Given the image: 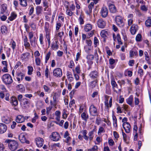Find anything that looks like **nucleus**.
Masks as SVG:
<instances>
[{
    "mask_svg": "<svg viewBox=\"0 0 151 151\" xmlns=\"http://www.w3.org/2000/svg\"><path fill=\"white\" fill-rule=\"evenodd\" d=\"M109 10L110 12L112 13H115L116 12V8L114 4H111L109 6Z\"/></svg>",
    "mask_w": 151,
    "mask_h": 151,
    "instance_id": "21",
    "label": "nucleus"
},
{
    "mask_svg": "<svg viewBox=\"0 0 151 151\" xmlns=\"http://www.w3.org/2000/svg\"><path fill=\"white\" fill-rule=\"evenodd\" d=\"M30 54L28 52H26L22 54L21 55V58L22 60H24L26 58H27L28 56H29Z\"/></svg>",
    "mask_w": 151,
    "mask_h": 151,
    "instance_id": "27",
    "label": "nucleus"
},
{
    "mask_svg": "<svg viewBox=\"0 0 151 151\" xmlns=\"http://www.w3.org/2000/svg\"><path fill=\"white\" fill-rule=\"evenodd\" d=\"M7 5L6 4H3L1 6L0 14H4L7 15L8 14L7 12Z\"/></svg>",
    "mask_w": 151,
    "mask_h": 151,
    "instance_id": "7",
    "label": "nucleus"
},
{
    "mask_svg": "<svg viewBox=\"0 0 151 151\" xmlns=\"http://www.w3.org/2000/svg\"><path fill=\"white\" fill-rule=\"evenodd\" d=\"M51 54L50 52H49L47 54L46 57H45V63H47V61L49 59L50 56Z\"/></svg>",
    "mask_w": 151,
    "mask_h": 151,
    "instance_id": "43",
    "label": "nucleus"
},
{
    "mask_svg": "<svg viewBox=\"0 0 151 151\" xmlns=\"http://www.w3.org/2000/svg\"><path fill=\"white\" fill-rule=\"evenodd\" d=\"M22 101L23 104V106L25 108H27L29 106L30 104V101L29 99L25 98H23Z\"/></svg>",
    "mask_w": 151,
    "mask_h": 151,
    "instance_id": "17",
    "label": "nucleus"
},
{
    "mask_svg": "<svg viewBox=\"0 0 151 151\" xmlns=\"http://www.w3.org/2000/svg\"><path fill=\"white\" fill-rule=\"evenodd\" d=\"M2 80L6 85H9L13 82V80L11 76L9 74H5L2 77Z\"/></svg>",
    "mask_w": 151,
    "mask_h": 151,
    "instance_id": "2",
    "label": "nucleus"
},
{
    "mask_svg": "<svg viewBox=\"0 0 151 151\" xmlns=\"http://www.w3.org/2000/svg\"><path fill=\"white\" fill-rule=\"evenodd\" d=\"M108 143L109 145L111 146L113 145L114 144V142L113 140L111 139L109 140Z\"/></svg>",
    "mask_w": 151,
    "mask_h": 151,
    "instance_id": "61",
    "label": "nucleus"
},
{
    "mask_svg": "<svg viewBox=\"0 0 151 151\" xmlns=\"http://www.w3.org/2000/svg\"><path fill=\"white\" fill-rule=\"evenodd\" d=\"M45 75L47 78H48L49 75V70L48 67H47L45 70Z\"/></svg>",
    "mask_w": 151,
    "mask_h": 151,
    "instance_id": "50",
    "label": "nucleus"
},
{
    "mask_svg": "<svg viewBox=\"0 0 151 151\" xmlns=\"http://www.w3.org/2000/svg\"><path fill=\"white\" fill-rule=\"evenodd\" d=\"M5 142L8 143L9 149L12 151H14L17 150L18 147V144L16 141L9 139H6Z\"/></svg>",
    "mask_w": 151,
    "mask_h": 151,
    "instance_id": "1",
    "label": "nucleus"
},
{
    "mask_svg": "<svg viewBox=\"0 0 151 151\" xmlns=\"http://www.w3.org/2000/svg\"><path fill=\"white\" fill-rule=\"evenodd\" d=\"M35 62L37 65H40V59L39 58H35Z\"/></svg>",
    "mask_w": 151,
    "mask_h": 151,
    "instance_id": "45",
    "label": "nucleus"
},
{
    "mask_svg": "<svg viewBox=\"0 0 151 151\" xmlns=\"http://www.w3.org/2000/svg\"><path fill=\"white\" fill-rule=\"evenodd\" d=\"M81 132L83 134V138L86 140L88 141V137L86 135V134L87 133V131L86 130H85L82 131Z\"/></svg>",
    "mask_w": 151,
    "mask_h": 151,
    "instance_id": "26",
    "label": "nucleus"
},
{
    "mask_svg": "<svg viewBox=\"0 0 151 151\" xmlns=\"http://www.w3.org/2000/svg\"><path fill=\"white\" fill-rule=\"evenodd\" d=\"M43 37L42 36V34H40L39 37V40L40 42V44L41 45H42L43 44Z\"/></svg>",
    "mask_w": 151,
    "mask_h": 151,
    "instance_id": "49",
    "label": "nucleus"
},
{
    "mask_svg": "<svg viewBox=\"0 0 151 151\" xmlns=\"http://www.w3.org/2000/svg\"><path fill=\"white\" fill-rule=\"evenodd\" d=\"M111 84L113 87H116L117 86L116 82L114 80H111Z\"/></svg>",
    "mask_w": 151,
    "mask_h": 151,
    "instance_id": "51",
    "label": "nucleus"
},
{
    "mask_svg": "<svg viewBox=\"0 0 151 151\" xmlns=\"http://www.w3.org/2000/svg\"><path fill=\"white\" fill-rule=\"evenodd\" d=\"M28 69V74L29 75H31L32 74V72L33 70V69L32 66H29L27 67Z\"/></svg>",
    "mask_w": 151,
    "mask_h": 151,
    "instance_id": "38",
    "label": "nucleus"
},
{
    "mask_svg": "<svg viewBox=\"0 0 151 151\" xmlns=\"http://www.w3.org/2000/svg\"><path fill=\"white\" fill-rule=\"evenodd\" d=\"M93 131H91L89 132L88 133V139H89L90 142H91L93 138Z\"/></svg>",
    "mask_w": 151,
    "mask_h": 151,
    "instance_id": "36",
    "label": "nucleus"
},
{
    "mask_svg": "<svg viewBox=\"0 0 151 151\" xmlns=\"http://www.w3.org/2000/svg\"><path fill=\"white\" fill-rule=\"evenodd\" d=\"M53 73V75L56 77H60L62 75V70L60 68H57L54 69Z\"/></svg>",
    "mask_w": 151,
    "mask_h": 151,
    "instance_id": "5",
    "label": "nucleus"
},
{
    "mask_svg": "<svg viewBox=\"0 0 151 151\" xmlns=\"http://www.w3.org/2000/svg\"><path fill=\"white\" fill-rule=\"evenodd\" d=\"M1 30L3 34H6L7 32V28L5 26H2L1 27Z\"/></svg>",
    "mask_w": 151,
    "mask_h": 151,
    "instance_id": "24",
    "label": "nucleus"
},
{
    "mask_svg": "<svg viewBox=\"0 0 151 151\" xmlns=\"http://www.w3.org/2000/svg\"><path fill=\"white\" fill-rule=\"evenodd\" d=\"M90 77L94 80L97 79L98 77V73L96 71H92L89 75Z\"/></svg>",
    "mask_w": 151,
    "mask_h": 151,
    "instance_id": "15",
    "label": "nucleus"
},
{
    "mask_svg": "<svg viewBox=\"0 0 151 151\" xmlns=\"http://www.w3.org/2000/svg\"><path fill=\"white\" fill-rule=\"evenodd\" d=\"M20 4L22 6L26 7L27 5V0H19Z\"/></svg>",
    "mask_w": 151,
    "mask_h": 151,
    "instance_id": "32",
    "label": "nucleus"
},
{
    "mask_svg": "<svg viewBox=\"0 0 151 151\" xmlns=\"http://www.w3.org/2000/svg\"><path fill=\"white\" fill-rule=\"evenodd\" d=\"M138 73L140 74L141 76H142L143 74V70L141 68L139 69L138 70Z\"/></svg>",
    "mask_w": 151,
    "mask_h": 151,
    "instance_id": "63",
    "label": "nucleus"
},
{
    "mask_svg": "<svg viewBox=\"0 0 151 151\" xmlns=\"http://www.w3.org/2000/svg\"><path fill=\"white\" fill-rule=\"evenodd\" d=\"M52 138V139L53 141H57L59 140L60 138V136L59 133L57 132H53L50 136Z\"/></svg>",
    "mask_w": 151,
    "mask_h": 151,
    "instance_id": "8",
    "label": "nucleus"
},
{
    "mask_svg": "<svg viewBox=\"0 0 151 151\" xmlns=\"http://www.w3.org/2000/svg\"><path fill=\"white\" fill-rule=\"evenodd\" d=\"M10 103L12 105L16 106L18 105V102L17 99L14 96H12L11 98Z\"/></svg>",
    "mask_w": 151,
    "mask_h": 151,
    "instance_id": "18",
    "label": "nucleus"
},
{
    "mask_svg": "<svg viewBox=\"0 0 151 151\" xmlns=\"http://www.w3.org/2000/svg\"><path fill=\"white\" fill-rule=\"evenodd\" d=\"M94 7V3L91 2L88 6V10H87L86 13L89 15L92 12V9Z\"/></svg>",
    "mask_w": 151,
    "mask_h": 151,
    "instance_id": "23",
    "label": "nucleus"
},
{
    "mask_svg": "<svg viewBox=\"0 0 151 151\" xmlns=\"http://www.w3.org/2000/svg\"><path fill=\"white\" fill-rule=\"evenodd\" d=\"M43 8L42 6H37L36 7V14L38 15L40 14Z\"/></svg>",
    "mask_w": 151,
    "mask_h": 151,
    "instance_id": "25",
    "label": "nucleus"
},
{
    "mask_svg": "<svg viewBox=\"0 0 151 151\" xmlns=\"http://www.w3.org/2000/svg\"><path fill=\"white\" fill-rule=\"evenodd\" d=\"M99 43V40L96 37H95L94 38V47H96L97 46V44Z\"/></svg>",
    "mask_w": 151,
    "mask_h": 151,
    "instance_id": "44",
    "label": "nucleus"
},
{
    "mask_svg": "<svg viewBox=\"0 0 151 151\" xmlns=\"http://www.w3.org/2000/svg\"><path fill=\"white\" fill-rule=\"evenodd\" d=\"M97 25L99 27L104 28L106 25V23L104 20L101 19L98 21Z\"/></svg>",
    "mask_w": 151,
    "mask_h": 151,
    "instance_id": "12",
    "label": "nucleus"
},
{
    "mask_svg": "<svg viewBox=\"0 0 151 151\" xmlns=\"http://www.w3.org/2000/svg\"><path fill=\"white\" fill-rule=\"evenodd\" d=\"M86 42L88 45L89 46L91 47L92 45L91 41L90 40H86Z\"/></svg>",
    "mask_w": 151,
    "mask_h": 151,
    "instance_id": "58",
    "label": "nucleus"
},
{
    "mask_svg": "<svg viewBox=\"0 0 151 151\" xmlns=\"http://www.w3.org/2000/svg\"><path fill=\"white\" fill-rule=\"evenodd\" d=\"M89 112L91 115L93 116H97V109L93 104H91L89 108Z\"/></svg>",
    "mask_w": 151,
    "mask_h": 151,
    "instance_id": "4",
    "label": "nucleus"
},
{
    "mask_svg": "<svg viewBox=\"0 0 151 151\" xmlns=\"http://www.w3.org/2000/svg\"><path fill=\"white\" fill-rule=\"evenodd\" d=\"M35 116L32 119V123H35L36 121V120L38 119L39 116L36 113H34Z\"/></svg>",
    "mask_w": 151,
    "mask_h": 151,
    "instance_id": "39",
    "label": "nucleus"
},
{
    "mask_svg": "<svg viewBox=\"0 0 151 151\" xmlns=\"http://www.w3.org/2000/svg\"><path fill=\"white\" fill-rule=\"evenodd\" d=\"M112 116L113 120V125L115 127H116L117 126V119L116 117L115 116L114 114L113 113L112 114Z\"/></svg>",
    "mask_w": 151,
    "mask_h": 151,
    "instance_id": "28",
    "label": "nucleus"
},
{
    "mask_svg": "<svg viewBox=\"0 0 151 151\" xmlns=\"http://www.w3.org/2000/svg\"><path fill=\"white\" fill-rule=\"evenodd\" d=\"M75 70L78 74L80 73L81 70H80V67L79 66H78L75 68Z\"/></svg>",
    "mask_w": 151,
    "mask_h": 151,
    "instance_id": "52",
    "label": "nucleus"
},
{
    "mask_svg": "<svg viewBox=\"0 0 151 151\" xmlns=\"http://www.w3.org/2000/svg\"><path fill=\"white\" fill-rule=\"evenodd\" d=\"M57 55L58 56L60 57L62 56L63 53V52L60 51H58L57 52Z\"/></svg>",
    "mask_w": 151,
    "mask_h": 151,
    "instance_id": "64",
    "label": "nucleus"
},
{
    "mask_svg": "<svg viewBox=\"0 0 151 151\" xmlns=\"http://www.w3.org/2000/svg\"><path fill=\"white\" fill-rule=\"evenodd\" d=\"M58 41H55V43L54 42L52 44V48L53 50L57 49L58 48V45L57 44V43Z\"/></svg>",
    "mask_w": 151,
    "mask_h": 151,
    "instance_id": "40",
    "label": "nucleus"
},
{
    "mask_svg": "<svg viewBox=\"0 0 151 151\" xmlns=\"http://www.w3.org/2000/svg\"><path fill=\"white\" fill-rule=\"evenodd\" d=\"M123 128L127 133H129L130 132L131 126L130 124L128 122H124L122 124Z\"/></svg>",
    "mask_w": 151,
    "mask_h": 151,
    "instance_id": "9",
    "label": "nucleus"
},
{
    "mask_svg": "<svg viewBox=\"0 0 151 151\" xmlns=\"http://www.w3.org/2000/svg\"><path fill=\"white\" fill-rule=\"evenodd\" d=\"M138 29V26L137 25L133 24L130 29L131 33L132 35H134Z\"/></svg>",
    "mask_w": 151,
    "mask_h": 151,
    "instance_id": "14",
    "label": "nucleus"
},
{
    "mask_svg": "<svg viewBox=\"0 0 151 151\" xmlns=\"http://www.w3.org/2000/svg\"><path fill=\"white\" fill-rule=\"evenodd\" d=\"M49 27V24L47 22H45V29L46 35L47 36V35L49 34L50 31Z\"/></svg>",
    "mask_w": 151,
    "mask_h": 151,
    "instance_id": "20",
    "label": "nucleus"
},
{
    "mask_svg": "<svg viewBox=\"0 0 151 151\" xmlns=\"http://www.w3.org/2000/svg\"><path fill=\"white\" fill-rule=\"evenodd\" d=\"M107 31L106 30H103L101 31V35L102 37L105 38L106 37V35L107 34Z\"/></svg>",
    "mask_w": 151,
    "mask_h": 151,
    "instance_id": "34",
    "label": "nucleus"
},
{
    "mask_svg": "<svg viewBox=\"0 0 151 151\" xmlns=\"http://www.w3.org/2000/svg\"><path fill=\"white\" fill-rule=\"evenodd\" d=\"M86 58L89 60H92L94 58V56L90 54L86 56Z\"/></svg>",
    "mask_w": 151,
    "mask_h": 151,
    "instance_id": "46",
    "label": "nucleus"
},
{
    "mask_svg": "<svg viewBox=\"0 0 151 151\" xmlns=\"http://www.w3.org/2000/svg\"><path fill=\"white\" fill-rule=\"evenodd\" d=\"M115 20L117 24L120 27H123L124 25V23L123 22V18L119 16H117L116 17Z\"/></svg>",
    "mask_w": 151,
    "mask_h": 151,
    "instance_id": "3",
    "label": "nucleus"
},
{
    "mask_svg": "<svg viewBox=\"0 0 151 151\" xmlns=\"http://www.w3.org/2000/svg\"><path fill=\"white\" fill-rule=\"evenodd\" d=\"M92 26L90 24H87L85 27L84 29L86 32H88L92 29Z\"/></svg>",
    "mask_w": 151,
    "mask_h": 151,
    "instance_id": "33",
    "label": "nucleus"
},
{
    "mask_svg": "<svg viewBox=\"0 0 151 151\" xmlns=\"http://www.w3.org/2000/svg\"><path fill=\"white\" fill-rule=\"evenodd\" d=\"M97 79L95 80L94 81L91 82L90 84V86L92 88H93L97 84Z\"/></svg>",
    "mask_w": 151,
    "mask_h": 151,
    "instance_id": "35",
    "label": "nucleus"
},
{
    "mask_svg": "<svg viewBox=\"0 0 151 151\" xmlns=\"http://www.w3.org/2000/svg\"><path fill=\"white\" fill-rule=\"evenodd\" d=\"M16 121L17 123H22L24 121V118L23 116L19 115L17 117Z\"/></svg>",
    "mask_w": 151,
    "mask_h": 151,
    "instance_id": "19",
    "label": "nucleus"
},
{
    "mask_svg": "<svg viewBox=\"0 0 151 151\" xmlns=\"http://www.w3.org/2000/svg\"><path fill=\"white\" fill-rule=\"evenodd\" d=\"M2 71L4 72H8L7 67V66H4L3 68L2 69Z\"/></svg>",
    "mask_w": 151,
    "mask_h": 151,
    "instance_id": "62",
    "label": "nucleus"
},
{
    "mask_svg": "<svg viewBox=\"0 0 151 151\" xmlns=\"http://www.w3.org/2000/svg\"><path fill=\"white\" fill-rule=\"evenodd\" d=\"M79 21L80 23L81 24H83L84 23V21L81 15L79 17Z\"/></svg>",
    "mask_w": 151,
    "mask_h": 151,
    "instance_id": "57",
    "label": "nucleus"
},
{
    "mask_svg": "<svg viewBox=\"0 0 151 151\" xmlns=\"http://www.w3.org/2000/svg\"><path fill=\"white\" fill-rule=\"evenodd\" d=\"M16 75L17 76V79L18 82H20L21 80H22L24 76V74L20 72H17Z\"/></svg>",
    "mask_w": 151,
    "mask_h": 151,
    "instance_id": "13",
    "label": "nucleus"
},
{
    "mask_svg": "<svg viewBox=\"0 0 151 151\" xmlns=\"http://www.w3.org/2000/svg\"><path fill=\"white\" fill-rule=\"evenodd\" d=\"M142 36L140 34H138L136 37V40L137 42H140L141 41Z\"/></svg>",
    "mask_w": 151,
    "mask_h": 151,
    "instance_id": "42",
    "label": "nucleus"
},
{
    "mask_svg": "<svg viewBox=\"0 0 151 151\" xmlns=\"http://www.w3.org/2000/svg\"><path fill=\"white\" fill-rule=\"evenodd\" d=\"M16 47V43L13 40L12 42V47L14 51V50L15 49Z\"/></svg>",
    "mask_w": 151,
    "mask_h": 151,
    "instance_id": "54",
    "label": "nucleus"
},
{
    "mask_svg": "<svg viewBox=\"0 0 151 151\" xmlns=\"http://www.w3.org/2000/svg\"><path fill=\"white\" fill-rule=\"evenodd\" d=\"M122 133L124 140L125 142H126L127 136L126 134L124 132L123 130H122Z\"/></svg>",
    "mask_w": 151,
    "mask_h": 151,
    "instance_id": "47",
    "label": "nucleus"
},
{
    "mask_svg": "<svg viewBox=\"0 0 151 151\" xmlns=\"http://www.w3.org/2000/svg\"><path fill=\"white\" fill-rule=\"evenodd\" d=\"M137 55V51L134 52L132 50H130L129 52V55L130 57H132L134 55Z\"/></svg>",
    "mask_w": 151,
    "mask_h": 151,
    "instance_id": "41",
    "label": "nucleus"
},
{
    "mask_svg": "<svg viewBox=\"0 0 151 151\" xmlns=\"http://www.w3.org/2000/svg\"><path fill=\"white\" fill-rule=\"evenodd\" d=\"M66 13L67 14L70 16H72L73 14V12L68 9L67 10Z\"/></svg>",
    "mask_w": 151,
    "mask_h": 151,
    "instance_id": "53",
    "label": "nucleus"
},
{
    "mask_svg": "<svg viewBox=\"0 0 151 151\" xmlns=\"http://www.w3.org/2000/svg\"><path fill=\"white\" fill-rule=\"evenodd\" d=\"M101 16L104 18L106 17L108 14V10L105 6H103L101 10Z\"/></svg>",
    "mask_w": 151,
    "mask_h": 151,
    "instance_id": "10",
    "label": "nucleus"
},
{
    "mask_svg": "<svg viewBox=\"0 0 151 151\" xmlns=\"http://www.w3.org/2000/svg\"><path fill=\"white\" fill-rule=\"evenodd\" d=\"M105 104L107 108L106 109L108 111L109 110L108 108L109 107H111L112 105V97H111L110 98L109 101V105L108 104V100L106 101L105 102Z\"/></svg>",
    "mask_w": 151,
    "mask_h": 151,
    "instance_id": "22",
    "label": "nucleus"
},
{
    "mask_svg": "<svg viewBox=\"0 0 151 151\" xmlns=\"http://www.w3.org/2000/svg\"><path fill=\"white\" fill-rule=\"evenodd\" d=\"M19 139L21 143L29 144L30 143L29 141L26 139V136L24 134H20L19 136Z\"/></svg>",
    "mask_w": 151,
    "mask_h": 151,
    "instance_id": "6",
    "label": "nucleus"
},
{
    "mask_svg": "<svg viewBox=\"0 0 151 151\" xmlns=\"http://www.w3.org/2000/svg\"><path fill=\"white\" fill-rule=\"evenodd\" d=\"M17 87H18L19 90H21L20 91H23L24 90L25 88L21 84L17 86Z\"/></svg>",
    "mask_w": 151,
    "mask_h": 151,
    "instance_id": "48",
    "label": "nucleus"
},
{
    "mask_svg": "<svg viewBox=\"0 0 151 151\" xmlns=\"http://www.w3.org/2000/svg\"><path fill=\"white\" fill-rule=\"evenodd\" d=\"M81 117L83 120L86 122L87 119L88 118V114H86L85 112H83L81 114Z\"/></svg>",
    "mask_w": 151,
    "mask_h": 151,
    "instance_id": "29",
    "label": "nucleus"
},
{
    "mask_svg": "<svg viewBox=\"0 0 151 151\" xmlns=\"http://www.w3.org/2000/svg\"><path fill=\"white\" fill-rule=\"evenodd\" d=\"M43 4L44 6L45 7L46 9L48 7V3L46 1V0H44L43 1Z\"/></svg>",
    "mask_w": 151,
    "mask_h": 151,
    "instance_id": "56",
    "label": "nucleus"
},
{
    "mask_svg": "<svg viewBox=\"0 0 151 151\" xmlns=\"http://www.w3.org/2000/svg\"><path fill=\"white\" fill-rule=\"evenodd\" d=\"M36 145L38 147H42L43 144L44 140L42 138L37 137L35 139Z\"/></svg>",
    "mask_w": 151,
    "mask_h": 151,
    "instance_id": "11",
    "label": "nucleus"
},
{
    "mask_svg": "<svg viewBox=\"0 0 151 151\" xmlns=\"http://www.w3.org/2000/svg\"><path fill=\"white\" fill-rule=\"evenodd\" d=\"M133 101V98L132 97L130 96L126 100L127 103L129 105L132 106V102Z\"/></svg>",
    "mask_w": 151,
    "mask_h": 151,
    "instance_id": "37",
    "label": "nucleus"
},
{
    "mask_svg": "<svg viewBox=\"0 0 151 151\" xmlns=\"http://www.w3.org/2000/svg\"><path fill=\"white\" fill-rule=\"evenodd\" d=\"M146 26L147 27H151V18H149L145 22Z\"/></svg>",
    "mask_w": 151,
    "mask_h": 151,
    "instance_id": "30",
    "label": "nucleus"
},
{
    "mask_svg": "<svg viewBox=\"0 0 151 151\" xmlns=\"http://www.w3.org/2000/svg\"><path fill=\"white\" fill-rule=\"evenodd\" d=\"M43 88L45 92H48L50 90V88L45 85H44Z\"/></svg>",
    "mask_w": 151,
    "mask_h": 151,
    "instance_id": "55",
    "label": "nucleus"
},
{
    "mask_svg": "<svg viewBox=\"0 0 151 151\" xmlns=\"http://www.w3.org/2000/svg\"><path fill=\"white\" fill-rule=\"evenodd\" d=\"M17 16V15L14 12H12L11 14V16L8 18L10 21H12L15 19Z\"/></svg>",
    "mask_w": 151,
    "mask_h": 151,
    "instance_id": "31",
    "label": "nucleus"
},
{
    "mask_svg": "<svg viewBox=\"0 0 151 151\" xmlns=\"http://www.w3.org/2000/svg\"><path fill=\"white\" fill-rule=\"evenodd\" d=\"M34 11V7L32 6L31 7L30 9L29 10V15H31L33 13Z\"/></svg>",
    "mask_w": 151,
    "mask_h": 151,
    "instance_id": "60",
    "label": "nucleus"
},
{
    "mask_svg": "<svg viewBox=\"0 0 151 151\" xmlns=\"http://www.w3.org/2000/svg\"><path fill=\"white\" fill-rule=\"evenodd\" d=\"M134 63V60H131L129 61V66H133Z\"/></svg>",
    "mask_w": 151,
    "mask_h": 151,
    "instance_id": "59",
    "label": "nucleus"
},
{
    "mask_svg": "<svg viewBox=\"0 0 151 151\" xmlns=\"http://www.w3.org/2000/svg\"><path fill=\"white\" fill-rule=\"evenodd\" d=\"M6 126L4 124L0 123V134H3L6 130Z\"/></svg>",
    "mask_w": 151,
    "mask_h": 151,
    "instance_id": "16",
    "label": "nucleus"
}]
</instances>
